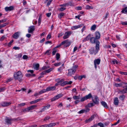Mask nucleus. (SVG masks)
<instances>
[{
	"label": "nucleus",
	"mask_w": 127,
	"mask_h": 127,
	"mask_svg": "<svg viewBox=\"0 0 127 127\" xmlns=\"http://www.w3.org/2000/svg\"><path fill=\"white\" fill-rule=\"evenodd\" d=\"M99 49V42L97 41L96 43L95 48L94 47L91 48L89 50V52L91 54L95 55L98 52Z\"/></svg>",
	"instance_id": "nucleus-1"
},
{
	"label": "nucleus",
	"mask_w": 127,
	"mask_h": 127,
	"mask_svg": "<svg viewBox=\"0 0 127 127\" xmlns=\"http://www.w3.org/2000/svg\"><path fill=\"white\" fill-rule=\"evenodd\" d=\"M23 77V74L20 71H18L14 73L13 77L14 79L18 80L20 82H21L22 81Z\"/></svg>",
	"instance_id": "nucleus-2"
},
{
	"label": "nucleus",
	"mask_w": 127,
	"mask_h": 127,
	"mask_svg": "<svg viewBox=\"0 0 127 127\" xmlns=\"http://www.w3.org/2000/svg\"><path fill=\"white\" fill-rule=\"evenodd\" d=\"M78 66L76 65L73 66L72 68L68 70V75L69 76H71L72 75L74 74L76 71V68Z\"/></svg>",
	"instance_id": "nucleus-3"
},
{
	"label": "nucleus",
	"mask_w": 127,
	"mask_h": 127,
	"mask_svg": "<svg viewBox=\"0 0 127 127\" xmlns=\"http://www.w3.org/2000/svg\"><path fill=\"white\" fill-rule=\"evenodd\" d=\"M71 43L70 41H69L68 40H67L62 42L58 46L56 47V48H58L62 45H65L66 47H67L69 46Z\"/></svg>",
	"instance_id": "nucleus-4"
},
{
	"label": "nucleus",
	"mask_w": 127,
	"mask_h": 127,
	"mask_svg": "<svg viewBox=\"0 0 127 127\" xmlns=\"http://www.w3.org/2000/svg\"><path fill=\"white\" fill-rule=\"evenodd\" d=\"M72 32L71 31H67L65 32L63 37V38L64 39H65L69 38Z\"/></svg>",
	"instance_id": "nucleus-5"
},
{
	"label": "nucleus",
	"mask_w": 127,
	"mask_h": 127,
	"mask_svg": "<svg viewBox=\"0 0 127 127\" xmlns=\"http://www.w3.org/2000/svg\"><path fill=\"white\" fill-rule=\"evenodd\" d=\"M127 93V87L122 89H119L118 93L119 94H124Z\"/></svg>",
	"instance_id": "nucleus-6"
},
{
	"label": "nucleus",
	"mask_w": 127,
	"mask_h": 127,
	"mask_svg": "<svg viewBox=\"0 0 127 127\" xmlns=\"http://www.w3.org/2000/svg\"><path fill=\"white\" fill-rule=\"evenodd\" d=\"M100 62V59H98L95 60L94 61V66L95 69L97 68V65H98L99 64Z\"/></svg>",
	"instance_id": "nucleus-7"
},
{
	"label": "nucleus",
	"mask_w": 127,
	"mask_h": 127,
	"mask_svg": "<svg viewBox=\"0 0 127 127\" xmlns=\"http://www.w3.org/2000/svg\"><path fill=\"white\" fill-rule=\"evenodd\" d=\"M62 96V95L61 94H59L54 97L52 98L51 99V101H54L58 99L59 98L61 97Z\"/></svg>",
	"instance_id": "nucleus-8"
},
{
	"label": "nucleus",
	"mask_w": 127,
	"mask_h": 127,
	"mask_svg": "<svg viewBox=\"0 0 127 127\" xmlns=\"http://www.w3.org/2000/svg\"><path fill=\"white\" fill-rule=\"evenodd\" d=\"M6 123L7 124H10L13 121V119H11L8 118L6 117L5 120Z\"/></svg>",
	"instance_id": "nucleus-9"
},
{
	"label": "nucleus",
	"mask_w": 127,
	"mask_h": 127,
	"mask_svg": "<svg viewBox=\"0 0 127 127\" xmlns=\"http://www.w3.org/2000/svg\"><path fill=\"white\" fill-rule=\"evenodd\" d=\"M11 104L10 102H4L1 103V105L2 106L6 107L9 105Z\"/></svg>",
	"instance_id": "nucleus-10"
},
{
	"label": "nucleus",
	"mask_w": 127,
	"mask_h": 127,
	"mask_svg": "<svg viewBox=\"0 0 127 127\" xmlns=\"http://www.w3.org/2000/svg\"><path fill=\"white\" fill-rule=\"evenodd\" d=\"M83 24H81L77 26H75L73 27H72L71 28V29L72 30H74L75 29H77L78 28H80L83 26Z\"/></svg>",
	"instance_id": "nucleus-11"
},
{
	"label": "nucleus",
	"mask_w": 127,
	"mask_h": 127,
	"mask_svg": "<svg viewBox=\"0 0 127 127\" xmlns=\"http://www.w3.org/2000/svg\"><path fill=\"white\" fill-rule=\"evenodd\" d=\"M34 26H31L29 27L28 30V32L29 33H32L34 30Z\"/></svg>",
	"instance_id": "nucleus-12"
},
{
	"label": "nucleus",
	"mask_w": 127,
	"mask_h": 127,
	"mask_svg": "<svg viewBox=\"0 0 127 127\" xmlns=\"http://www.w3.org/2000/svg\"><path fill=\"white\" fill-rule=\"evenodd\" d=\"M93 101L96 104H97L98 103L99 100L97 97L95 96V97L93 99Z\"/></svg>",
	"instance_id": "nucleus-13"
},
{
	"label": "nucleus",
	"mask_w": 127,
	"mask_h": 127,
	"mask_svg": "<svg viewBox=\"0 0 127 127\" xmlns=\"http://www.w3.org/2000/svg\"><path fill=\"white\" fill-rule=\"evenodd\" d=\"M100 103L104 107L107 109L108 108V107L107 103L103 101H102L100 102Z\"/></svg>",
	"instance_id": "nucleus-14"
},
{
	"label": "nucleus",
	"mask_w": 127,
	"mask_h": 127,
	"mask_svg": "<svg viewBox=\"0 0 127 127\" xmlns=\"http://www.w3.org/2000/svg\"><path fill=\"white\" fill-rule=\"evenodd\" d=\"M94 115L92 116L89 119L85 121V122L86 123H88L91 122L94 119Z\"/></svg>",
	"instance_id": "nucleus-15"
},
{
	"label": "nucleus",
	"mask_w": 127,
	"mask_h": 127,
	"mask_svg": "<svg viewBox=\"0 0 127 127\" xmlns=\"http://www.w3.org/2000/svg\"><path fill=\"white\" fill-rule=\"evenodd\" d=\"M20 32H17L15 33L12 35V36L13 38L15 39L17 38L19 36V34Z\"/></svg>",
	"instance_id": "nucleus-16"
},
{
	"label": "nucleus",
	"mask_w": 127,
	"mask_h": 127,
	"mask_svg": "<svg viewBox=\"0 0 127 127\" xmlns=\"http://www.w3.org/2000/svg\"><path fill=\"white\" fill-rule=\"evenodd\" d=\"M5 11H10L13 9V7L12 6L9 7H5Z\"/></svg>",
	"instance_id": "nucleus-17"
},
{
	"label": "nucleus",
	"mask_w": 127,
	"mask_h": 127,
	"mask_svg": "<svg viewBox=\"0 0 127 127\" xmlns=\"http://www.w3.org/2000/svg\"><path fill=\"white\" fill-rule=\"evenodd\" d=\"M90 41L91 43H94L95 42L97 41L96 39L94 37H91L90 39Z\"/></svg>",
	"instance_id": "nucleus-18"
},
{
	"label": "nucleus",
	"mask_w": 127,
	"mask_h": 127,
	"mask_svg": "<svg viewBox=\"0 0 127 127\" xmlns=\"http://www.w3.org/2000/svg\"><path fill=\"white\" fill-rule=\"evenodd\" d=\"M55 86H53L51 87H48L47 88V91H53L56 89Z\"/></svg>",
	"instance_id": "nucleus-19"
},
{
	"label": "nucleus",
	"mask_w": 127,
	"mask_h": 127,
	"mask_svg": "<svg viewBox=\"0 0 127 127\" xmlns=\"http://www.w3.org/2000/svg\"><path fill=\"white\" fill-rule=\"evenodd\" d=\"M119 103V101L117 97H116L115 98L114 100V103L116 105H118Z\"/></svg>",
	"instance_id": "nucleus-20"
},
{
	"label": "nucleus",
	"mask_w": 127,
	"mask_h": 127,
	"mask_svg": "<svg viewBox=\"0 0 127 127\" xmlns=\"http://www.w3.org/2000/svg\"><path fill=\"white\" fill-rule=\"evenodd\" d=\"M91 37V34H89L83 40V41H88L90 39Z\"/></svg>",
	"instance_id": "nucleus-21"
},
{
	"label": "nucleus",
	"mask_w": 127,
	"mask_h": 127,
	"mask_svg": "<svg viewBox=\"0 0 127 127\" xmlns=\"http://www.w3.org/2000/svg\"><path fill=\"white\" fill-rule=\"evenodd\" d=\"M33 66L34 69L36 70H38V68L39 67V64H33Z\"/></svg>",
	"instance_id": "nucleus-22"
},
{
	"label": "nucleus",
	"mask_w": 127,
	"mask_h": 127,
	"mask_svg": "<svg viewBox=\"0 0 127 127\" xmlns=\"http://www.w3.org/2000/svg\"><path fill=\"white\" fill-rule=\"evenodd\" d=\"M64 64H63L62 65V66L60 67L59 68H58V71L60 72H61L62 70H63L64 68Z\"/></svg>",
	"instance_id": "nucleus-23"
},
{
	"label": "nucleus",
	"mask_w": 127,
	"mask_h": 127,
	"mask_svg": "<svg viewBox=\"0 0 127 127\" xmlns=\"http://www.w3.org/2000/svg\"><path fill=\"white\" fill-rule=\"evenodd\" d=\"M125 98V96L124 95H120L119 97V99L122 101H123L124 100Z\"/></svg>",
	"instance_id": "nucleus-24"
},
{
	"label": "nucleus",
	"mask_w": 127,
	"mask_h": 127,
	"mask_svg": "<svg viewBox=\"0 0 127 127\" xmlns=\"http://www.w3.org/2000/svg\"><path fill=\"white\" fill-rule=\"evenodd\" d=\"M41 100V99H38L36 100L31 101L30 102V103L31 104L35 103L38 102L39 101Z\"/></svg>",
	"instance_id": "nucleus-25"
},
{
	"label": "nucleus",
	"mask_w": 127,
	"mask_h": 127,
	"mask_svg": "<svg viewBox=\"0 0 127 127\" xmlns=\"http://www.w3.org/2000/svg\"><path fill=\"white\" fill-rule=\"evenodd\" d=\"M96 38L97 39H99L100 36V34L99 32H97L95 33Z\"/></svg>",
	"instance_id": "nucleus-26"
},
{
	"label": "nucleus",
	"mask_w": 127,
	"mask_h": 127,
	"mask_svg": "<svg viewBox=\"0 0 127 127\" xmlns=\"http://www.w3.org/2000/svg\"><path fill=\"white\" fill-rule=\"evenodd\" d=\"M37 106L36 105H32L28 107L29 111L30 110H32L36 107Z\"/></svg>",
	"instance_id": "nucleus-27"
},
{
	"label": "nucleus",
	"mask_w": 127,
	"mask_h": 127,
	"mask_svg": "<svg viewBox=\"0 0 127 127\" xmlns=\"http://www.w3.org/2000/svg\"><path fill=\"white\" fill-rule=\"evenodd\" d=\"M85 96L86 97V99L87 100L92 97V95L90 93L88 95Z\"/></svg>",
	"instance_id": "nucleus-28"
},
{
	"label": "nucleus",
	"mask_w": 127,
	"mask_h": 127,
	"mask_svg": "<svg viewBox=\"0 0 127 127\" xmlns=\"http://www.w3.org/2000/svg\"><path fill=\"white\" fill-rule=\"evenodd\" d=\"M70 2H68L65 4H63L60 5V6L64 7H66L68 5H70Z\"/></svg>",
	"instance_id": "nucleus-29"
},
{
	"label": "nucleus",
	"mask_w": 127,
	"mask_h": 127,
	"mask_svg": "<svg viewBox=\"0 0 127 127\" xmlns=\"http://www.w3.org/2000/svg\"><path fill=\"white\" fill-rule=\"evenodd\" d=\"M6 38V36L5 35H3L0 39V41H2L4 39Z\"/></svg>",
	"instance_id": "nucleus-30"
},
{
	"label": "nucleus",
	"mask_w": 127,
	"mask_h": 127,
	"mask_svg": "<svg viewBox=\"0 0 127 127\" xmlns=\"http://www.w3.org/2000/svg\"><path fill=\"white\" fill-rule=\"evenodd\" d=\"M8 24V23H5L3 24L0 25V26L1 29L4 27L6 25H7Z\"/></svg>",
	"instance_id": "nucleus-31"
},
{
	"label": "nucleus",
	"mask_w": 127,
	"mask_h": 127,
	"mask_svg": "<svg viewBox=\"0 0 127 127\" xmlns=\"http://www.w3.org/2000/svg\"><path fill=\"white\" fill-rule=\"evenodd\" d=\"M54 68H50L49 69H48L46 70V72L47 73H49L51 71L53 70Z\"/></svg>",
	"instance_id": "nucleus-32"
},
{
	"label": "nucleus",
	"mask_w": 127,
	"mask_h": 127,
	"mask_svg": "<svg viewBox=\"0 0 127 127\" xmlns=\"http://www.w3.org/2000/svg\"><path fill=\"white\" fill-rule=\"evenodd\" d=\"M93 7L89 5H87L86 7V9H93Z\"/></svg>",
	"instance_id": "nucleus-33"
},
{
	"label": "nucleus",
	"mask_w": 127,
	"mask_h": 127,
	"mask_svg": "<svg viewBox=\"0 0 127 127\" xmlns=\"http://www.w3.org/2000/svg\"><path fill=\"white\" fill-rule=\"evenodd\" d=\"M26 104L25 103H22L19 104H18V107H21L22 106H24Z\"/></svg>",
	"instance_id": "nucleus-34"
},
{
	"label": "nucleus",
	"mask_w": 127,
	"mask_h": 127,
	"mask_svg": "<svg viewBox=\"0 0 127 127\" xmlns=\"http://www.w3.org/2000/svg\"><path fill=\"white\" fill-rule=\"evenodd\" d=\"M72 83V82L71 81H64V84H65V85L66 84H71Z\"/></svg>",
	"instance_id": "nucleus-35"
},
{
	"label": "nucleus",
	"mask_w": 127,
	"mask_h": 127,
	"mask_svg": "<svg viewBox=\"0 0 127 127\" xmlns=\"http://www.w3.org/2000/svg\"><path fill=\"white\" fill-rule=\"evenodd\" d=\"M49 127H52L56 125V124L54 123H52L48 124Z\"/></svg>",
	"instance_id": "nucleus-36"
},
{
	"label": "nucleus",
	"mask_w": 127,
	"mask_h": 127,
	"mask_svg": "<svg viewBox=\"0 0 127 127\" xmlns=\"http://www.w3.org/2000/svg\"><path fill=\"white\" fill-rule=\"evenodd\" d=\"M114 85L115 86L117 87H121L122 85V84L121 83H119V84H117V83H115L114 84Z\"/></svg>",
	"instance_id": "nucleus-37"
},
{
	"label": "nucleus",
	"mask_w": 127,
	"mask_h": 127,
	"mask_svg": "<svg viewBox=\"0 0 127 127\" xmlns=\"http://www.w3.org/2000/svg\"><path fill=\"white\" fill-rule=\"evenodd\" d=\"M94 105V104L93 103H91L88 104L87 106L89 107H91L92 106H93Z\"/></svg>",
	"instance_id": "nucleus-38"
},
{
	"label": "nucleus",
	"mask_w": 127,
	"mask_h": 127,
	"mask_svg": "<svg viewBox=\"0 0 127 127\" xmlns=\"http://www.w3.org/2000/svg\"><path fill=\"white\" fill-rule=\"evenodd\" d=\"M96 28V26L95 25H93L91 28V29L92 30H94Z\"/></svg>",
	"instance_id": "nucleus-39"
},
{
	"label": "nucleus",
	"mask_w": 127,
	"mask_h": 127,
	"mask_svg": "<svg viewBox=\"0 0 127 127\" xmlns=\"http://www.w3.org/2000/svg\"><path fill=\"white\" fill-rule=\"evenodd\" d=\"M73 98L74 100H77L80 99V97L79 96L75 95L74 96Z\"/></svg>",
	"instance_id": "nucleus-40"
},
{
	"label": "nucleus",
	"mask_w": 127,
	"mask_h": 127,
	"mask_svg": "<svg viewBox=\"0 0 127 127\" xmlns=\"http://www.w3.org/2000/svg\"><path fill=\"white\" fill-rule=\"evenodd\" d=\"M64 13H62L59 14L58 16L60 18H61L62 17L64 16Z\"/></svg>",
	"instance_id": "nucleus-41"
},
{
	"label": "nucleus",
	"mask_w": 127,
	"mask_h": 127,
	"mask_svg": "<svg viewBox=\"0 0 127 127\" xmlns=\"http://www.w3.org/2000/svg\"><path fill=\"white\" fill-rule=\"evenodd\" d=\"M29 110L28 107L23 110V112L24 113L29 112Z\"/></svg>",
	"instance_id": "nucleus-42"
},
{
	"label": "nucleus",
	"mask_w": 127,
	"mask_h": 127,
	"mask_svg": "<svg viewBox=\"0 0 127 127\" xmlns=\"http://www.w3.org/2000/svg\"><path fill=\"white\" fill-rule=\"evenodd\" d=\"M60 55L59 53H57L56 54V60H58L60 58Z\"/></svg>",
	"instance_id": "nucleus-43"
},
{
	"label": "nucleus",
	"mask_w": 127,
	"mask_h": 127,
	"mask_svg": "<svg viewBox=\"0 0 127 127\" xmlns=\"http://www.w3.org/2000/svg\"><path fill=\"white\" fill-rule=\"evenodd\" d=\"M120 73L122 75H127V72L120 71Z\"/></svg>",
	"instance_id": "nucleus-44"
},
{
	"label": "nucleus",
	"mask_w": 127,
	"mask_h": 127,
	"mask_svg": "<svg viewBox=\"0 0 127 127\" xmlns=\"http://www.w3.org/2000/svg\"><path fill=\"white\" fill-rule=\"evenodd\" d=\"M85 112V109L82 110L78 112L79 114H82L84 113Z\"/></svg>",
	"instance_id": "nucleus-45"
},
{
	"label": "nucleus",
	"mask_w": 127,
	"mask_h": 127,
	"mask_svg": "<svg viewBox=\"0 0 127 127\" xmlns=\"http://www.w3.org/2000/svg\"><path fill=\"white\" fill-rule=\"evenodd\" d=\"M7 20V19H4L1 20H0V23H4L6 22Z\"/></svg>",
	"instance_id": "nucleus-46"
},
{
	"label": "nucleus",
	"mask_w": 127,
	"mask_h": 127,
	"mask_svg": "<svg viewBox=\"0 0 127 127\" xmlns=\"http://www.w3.org/2000/svg\"><path fill=\"white\" fill-rule=\"evenodd\" d=\"M50 67V66H44L42 67V69L43 70H45Z\"/></svg>",
	"instance_id": "nucleus-47"
},
{
	"label": "nucleus",
	"mask_w": 127,
	"mask_h": 127,
	"mask_svg": "<svg viewBox=\"0 0 127 127\" xmlns=\"http://www.w3.org/2000/svg\"><path fill=\"white\" fill-rule=\"evenodd\" d=\"M121 12L123 13H127V9H123L121 11Z\"/></svg>",
	"instance_id": "nucleus-48"
},
{
	"label": "nucleus",
	"mask_w": 127,
	"mask_h": 127,
	"mask_svg": "<svg viewBox=\"0 0 127 127\" xmlns=\"http://www.w3.org/2000/svg\"><path fill=\"white\" fill-rule=\"evenodd\" d=\"M87 100L86 99V97L85 96L83 97H82L81 99V101H84Z\"/></svg>",
	"instance_id": "nucleus-49"
},
{
	"label": "nucleus",
	"mask_w": 127,
	"mask_h": 127,
	"mask_svg": "<svg viewBox=\"0 0 127 127\" xmlns=\"http://www.w3.org/2000/svg\"><path fill=\"white\" fill-rule=\"evenodd\" d=\"M57 52L56 50H55V49H54L53 50V51L52 52V53L53 55H54L56 52Z\"/></svg>",
	"instance_id": "nucleus-50"
},
{
	"label": "nucleus",
	"mask_w": 127,
	"mask_h": 127,
	"mask_svg": "<svg viewBox=\"0 0 127 127\" xmlns=\"http://www.w3.org/2000/svg\"><path fill=\"white\" fill-rule=\"evenodd\" d=\"M121 24L123 25H127V22H122Z\"/></svg>",
	"instance_id": "nucleus-51"
},
{
	"label": "nucleus",
	"mask_w": 127,
	"mask_h": 127,
	"mask_svg": "<svg viewBox=\"0 0 127 127\" xmlns=\"http://www.w3.org/2000/svg\"><path fill=\"white\" fill-rule=\"evenodd\" d=\"M47 108H46V107H45L44 106V107L40 111V112H42L44 111L45 110L47 109Z\"/></svg>",
	"instance_id": "nucleus-52"
},
{
	"label": "nucleus",
	"mask_w": 127,
	"mask_h": 127,
	"mask_svg": "<svg viewBox=\"0 0 127 127\" xmlns=\"http://www.w3.org/2000/svg\"><path fill=\"white\" fill-rule=\"evenodd\" d=\"M61 64V63H56L54 64V65L55 66H60Z\"/></svg>",
	"instance_id": "nucleus-53"
},
{
	"label": "nucleus",
	"mask_w": 127,
	"mask_h": 127,
	"mask_svg": "<svg viewBox=\"0 0 127 127\" xmlns=\"http://www.w3.org/2000/svg\"><path fill=\"white\" fill-rule=\"evenodd\" d=\"M41 17H40V16H39V20H38V25L39 26L40 25V24L41 23Z\"/></svg>",
	"instance_id": "nucleus-54"
},
{
	"label": "nucleus",
	"mask_w": 127,
	"mask_h": 127,
	"mask_svg": "<svg viewBox=\"0 0 127 127\" xmlns=\"http://www.w3.org/2000/svg\"><path fill=\"white\" fill-rule=\"evenodd\" d=\"M98 125L101 127H104L103 125L101 123H98Z\"/></svg>",
	"instance_id": "nucleus-55"
},
{
	"label": "nucleus",
	"mask_w": 127,
	"mask_h": 127,
	"mask_svg": "<svg viewBox=\"0 0 127 127\" xmlns=\"http://www.w3.org/2000/svg\"><path fill=\"white\" fill-rule=\"evenodd\" d=\"M82 9V7L81 6H78L76 8V9L77 10H81Z\"/></svg>",
	"instance_id": "nucleus-56"
},
{
	"label": "nucleus",
	"mask_w": 127,
	"mask_h": 127,
	"mask_svg": "<svg viewBox=\"0 0 127 127\" xmlns=\"http://www.w3.org/2000/svg\"><path fill=\"white\" fill-rule=\"evenodd\" d=\"M23 58L24 59H26L28 58V56L26 55H25L23 56Z\"/></svg>",
	"instance_id": "nucleus-57"
},
{
	"label": "nucleus",
	"mask_w": 127,
	"mask_h": 127,
	"mask_svg": "<svg viewBox=\"0 0 127 127\" xmlns=\"http://www.w3.org/2000/svg\"><path fill=\"white\" fill-rule=\"evenodd\" d=\"M13 48L15 50H19L20 49V48L18 47L15 46L13 47Z\"/></svg>",
	"instance_id": "nucleus-58"
},
{
	"label": "nucleus",
	"mask_w": 127,
	"mask_h": 127,
	"mask_svg": "<svg viewBox=\"0 0 127 127\" xmlns=\"http://www.w3.org/2000/svg\"><path fill=\"white\" fill-rule=\"evenodd\" d=\"M66 8L64 7H61L60 8L59 10L61 11H62L65 9Z\"/></svg>",
	"instance_id": "nucleus-59"
},
{
	"label": "nucleus",
	"mask_w": 127,
	"mask_h": 127,
	"mask_svg": "<svg viewBox=\"0 0 127 127\" xmlns=\"http://www.w3.org/2000/svg\"><path fill=\"white\" fill-rule=\"evenodd\" d=\"M63 33H60L58 35V37H60L62 36L63 35Z\"/></svg>",
	"instance_id": "nucleus-60"
},
{
	"label": "nucleus",
	"mask_w": 127,
	"mask_h": 127,
	"mask_svg": "<svg viewBox=\"0 0 127 127\" xmlns=\"http://www.w3.org/2000/svg\"><path fill=\"white\" fill-rule=\"evenodd\" d=\"M28 72H30L31 73H32L33 72V70H28L27 71Z\"/></svg>",
	"instance_id": "nucleus-61"
},
{
	"label": "nucleus",
	"mask_w": 127,
	"mask_h": 127,
	"mask_svg": "<svg viewBox=\"0 0 127 127\" xmlns=\"http://www.w3.org/2000/svg\"><path fill=\"white\" fill-rule=\"evenodd\" d=\"M81 15H79L77 16H75V18H78V19L79 20L80 19V17Z\"/></svg>",
	"instance_id": "nucleus-62"
},
{
	"label": "nucleus",
	"mask_w": 127,
	"mask_h": 127,
	"mask_svg": "<svg viewBox=\"0 0 127 127\" xmlns=\"http://www.w3.org/2000/svg\"><path fill=\"white\" fill-rule=\"evenodd\" d=\"M51 14V13H47L46 14L47 16L48 17H49L50 16Z\"/></svg>",
	"instance_id": "nucleus-63"
},
{
	"label": "nucleus",
	"mask_w": 127,
	"mask_h": 127,
	"mask_svg": "<svg viewBox=\"0 0 127 127\" xmlns=\"http://www.w3.org/2000/svg\"><path fill=\"white\" fill-rule=\"evenodd\" d=\"M51 35L50 34H49L47 36V39H49L51 38Z\"/></svg>",
	"instance_id": "nucleus-64"
}]
</instances>
